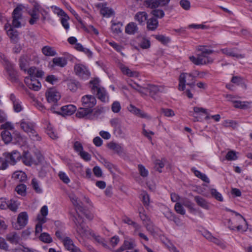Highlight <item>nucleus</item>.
Listing matches in <instances>:
<instances>
[{
  "label": "nucleus",
  "mask_w": 252,
  "mask_h": 252,
  "mask_svg": "<svg viewBox=\"0 0 252 252\" xmlns=\"http://www.w3.org/2000/svg\"><path fill=\"white\" fill-rule=\"evenodd\" d=\"M198 51L200 52V54L197 55L189 56V60L196 65H201L212 63L213 60L208 55L213 53V50L208 49L204 46H198L197 48Z\"/></svg>",
  "instance_id": "1"
},
{
  "label": "nucleus",
  "mask_w": 252,
  "mask_h": 252,
  "mask_svg": "<svg viewBox=\"0 0 252 252\" xmlns=\"http://www.w3.org/2000/svg\"><path fill=\"white\" fill-rule=\"evenodd\" d=\"M73 221L78 237L82 239H92V237L95 236L94 232L85 225L83 218L79 215L74 217Z\"/></svg>",
  "instance_id": "2"
},
{
  "label": "nucleus",
  "mask_w": 252,
  "mask_h": 252,
  "mask_svg": "<svg viewBox=\"0 0 252 252\" xmlns=\"http://www.w3.org/2000/svg\"><path fill=\"white\" fill-rule=\"evenodd\" d=\"M21 129L27 133L30 137L34 141H39L41 137L35 129V124L27 120L23 119L20 122Z\"/></svg>",
  "instance_id": "3"
},
{
  "label": "nucleus",
  "mask_w": 252,
  "mask_h": 252,
  "mask_svg": "<svg viewBox=\"0 0 252 252\" xmlns=\"http://www.w3.org/2000/svg\"><path fill=\"white\" fill-rule=\"evenodd\" d=\"M193 80L191 72L181 73L179 78V90L184 91L186 88V85L191 88H193L195 85Z\"/></svg>",
  "instance_id": "4"
},
{
  "label": "nucleus",
  "mask_w": 252,
  "mask_h": 252,
  "mask_svg": "<svg viewBox=\"0 0 252 252\" xmlns=\"http://www.w3.org/2000/svg\"><path fill=\"white\" fill-rule=\"evenodd\" d=\"M39 13L41 14L43 20H45V14L47 13L46 11L39 4L35 3L33 5V8L29 11V13L31 17L29 20V23L31 25L34 24L39 20Z\"/></svg>",
  "instance_id": "5"
},
{
  "label": "nucleus",
  "mask_w": 252,
  "mask_h": 252,
  "mask_svg": "<svg viewBox=\"0 0 252 252\" xmlns=\"http://www.w3.org/2000/svg\"><path fill=\"white\" fill-rule=\"evenodd\" d=\"M23 6L22 5H18L13 10L12 14V26L18 28L21 27L22 20V11Z\"/></svg>",
  "instance_id": "6"
},
{
  "label": "nucleus",
  "mask_w": 252,
  "mask_h": 252,
  "mask_svg": "<svg viewBox=\"0 0 252 252\" xmlns=\"http://www.w3.org/2000/svg\"><path fill=\"white\" fill-rule=\"evenodd\" d=\"M74 72L76 75L84 80L88 79L90 73L88 68L82 64H75L74 67Z\"/></svg>",
  "instance_id": "7"
},
{
  "label": "nucleus",
  "mask_w": 252,
  "mask_h": 252,
  "mask_svg": "<svg viewBox=\"0 0 252 252\" xmlns=\"http://www.w3.org/2000/svg\"><path fill=\"white\" fill-rule=\"evenodd\" d=\"M28 219L29 217L27 212L20 213L17 217L16 223L13 225L14 228L16 230L22 229L27 224Z\"/></svg>",
  "instance_id": "8"
},
{
  "label": "nucleus",
  "mask_w": 252,
  "mask_h": 252,
  "mask_svg": "<svg viewBox=\"0 0 252 252\" xmlns=\"http://www.w3.org/2000/svg\"><path fill=\"white\" fill-rule=\"evenodd\" d=\"M145 90L149 92L150 95L153 97L154 95L159 93L165 92L167 91V89L164 86L149 84L145 88Z\"/></svg>",
  "instance_id": "9"
},
{
  "label": "nucleus",
  "mask_w": 252,
  "mask_h": 252,
  "mask_svg": "<svg viewBox=\"0 0 252 252\" xmlns=\"http://www.w3.org/2000/svg\"><path fill=\"white\" fill-rule=\"evenodd\" d=\"M81 102L83 107L93 109L96 104V99L94 96L87 94L82 97Z\"/></svg>",
  "instance_id": "10"
},
{
  "label": "nucleus",
  "mask_w": 252,
  "mask_h": 252,
  "mask_svg": "<svg viewBox=\"0 0 252 252\" xmlns=\"http://www.w3.org/2000/svg\"><path fill=\"white\" fill-rule=\"evenodd\" d=\"M46 96L48 102L52 104H56L61 98L59 92L54 89H50L46 93Z\"/></svg>",
  "instance_id": "11"
},
{
  "label": "nucleus",
  "mask_w": 252,
  "mask_h": 252,
  "mask_svg": "<svg viewBox=\"0 0 252 252\" xmlns=\"http://www.w3.org/2000/svg\"><path fill=\"white\" fill-rule=\"evenodd\" d=\"M93 109L86 108L85 107H80L78 109L76 113V116L80 119L85 118L88 119H93L92 115Z\"/></svg>",
  "instance_id": "12"
},
{
  "label": "nucleus",
  "mask_w": 252,
  "mask_h": 252,
  "mask_svg": "<svg viewBox=\"0 0 252 252\" xmlns=\"http://www.w3.org/2000/svg\"><path fill=\"white\" fill-rule=\"evenodd\" d=\"M119 67L123 74L129 77L137 78L139 76V73L138 71L132 70L122 63L119 64Z\"/></svg>",
  "instance_id": "13"
},
{
  "label": "nucleus",
  "mask_w": 252,
  "mask_h": 252,
  "mask_svg": "<svg viewBox=\"0 0 252 252\" xmlns=\"http://www.w3.org/2000/svg\"><path fill=\"white\" fill-rule=\"evenodd\" d=\"M170 0H148L145 2L146 5L150 8H156L159 6L167 5Z\"/></svg>",
  "instance_id": "14"
},
{
  "label": "nucleus",
  "mask_w": 252,
  "mask_h": 252,
  "mask_svg": "<svg viewBox=\"0 0 252 252\" xmlns=\"http://www.w3.org/2000/svg\"><path fill=\"white\" fill-rule=\"evenodd\" d=\"M25 82L30 89L34 91L39 90L41 87L40 82L35 78L26 77Z\"/></svg>",
  "instance_id": "15"
},
{
  "label": "nucleus",
  "mask_w": 252,
  "mask_h": 252,
  "mask_svg": "<svg viewBox=\"0 0 252 252\" xmlns=\"http://www.w3.org/2000/svg\"><path fill=\"white\" fill-rule=\"evenodd\" d=\"M67 61L63 57H56L52 60V62L49 63V67L50 68H54L55 66L63 67L66 65Z\"/></svg>",
  "instance_id": "16"
},
{
  "label": "nucleus",
  "mask_w": 252,
  "mask_h": 252,
  "mask_svg": "<svg viewBox=\"0 0 252 252\" xmlns=\"http://www.w3.org/2000/svg\"><path fill=\"white\" fill-rule=\"evenodd\" d=\"M7 161L10 164L14 165L21 158V154L17 151H14L11 153L5 154Z\"/></svg>",
  "instance_id": "17"
},
{
  "label": "nucleus",
  "mask_w": 252,
  "mask_h": 252,
  "mask_svg": "<svg viewBox=\"0 0 252 252\" xmlns=\"http://www.w3.org/2000/svg\"><path fill=\"white\" fill-rule=\"evenodd\" d=\"M59 114L63 116H69L73 114L76 110V107L73 105H67L62 107Z\"/></svg>",
  "instance_id": "18"
},
{
  "label": "nucleus",
  "mask_w": 252,
  "mask_h": 252,
  "mask_svg": "<svg viewBox=\"0 0 252 252\" xmlns=\"http://www.w3.org/2000/svg\"><path fill=\"white\" fill-rule=\"evenodd\" d=\"M6 239L10 243L17 245L20 242L21 237L17 232L13 231L6 235Z\"/></svg>",
  "instance_id": "19"
},
{
  "label": "nucleus",
  "mask_w": 252,
  "mask_h": 252,
  "mask_svg": "<svg viewBox=\"0 0 252 252\" xmlns=\"http://www.w3.org/2000/svg\"><path fill=\"white\" fill-rule=\"evenodd\" d=\"M220 51L223 54L228 56L235 57L237 59H242L244 58L243 55L236 53L234 49L224 48L221 49Z\"/></svg>",
  "instance_id": "20"
},
{
  "label": "nucleus",
  "mask_w": 252,
  "mask_h": 252,
  "mask_svg": "<svg viewBox=\"0 0 252 252\" xmlns=\"http://www.w3.org/2000/svg\"><path fill=\"white\" fill-rule=\"evenodd\" d=\"M107 147L109 149L113 150L118 155H120L124 153V149L121 144L111 142L108 144Z\"/></svg>",
  "instance_id": "21"
},
{
  "label": "nucleus",
  "mask_w": 252,
  "mask_h": 252,
  "mask_svg": "<svg viewBox=\"0 0 252 252\" xmlns=\"http://www.w3.org/2000/svg\"><path fill=\"white\" fill-rule=\"evenodd\" d=\"M10 29L7 30V34L10 38L11 42L17 43L18 41V33L17 30H15L11 25H9Z\"/></svg>",
  "instance_id": "22"
},
{
  "label": "nucleus",
  "mask_w": 252,
  "mask_h": 252,
  "mask_svg": "<svg viewBox=\"0 0 252 252\" xmlns=\"http://www.w3.org/2000/svg\"><path fill=\"white\" fill-rule=\"evenodd\" d=\"M194 201L198 206L203 209L205 210H209L210 209L209 203L203 198L199 196H195L194 197Z\"/></svg>",
  "instance_id": "23"
},
{
  "label": "nucleus",
  "mask_w": 252,
  "mask_h": 252,
  "mask_svg": "<svg viewBox=\"0 0 252 252\" xmlns=\"http://www.w3.org/2000/svg\"><path fill=\"white\" fill-rule=\"evenodd\" d=\"M180 202L189 209L190 213H194L196 212V209L194 207V204L189 199L187 198H182Z\"/></svg>",
  "instance_id": "24"
},
{
  "label": "nucleus",
  "mask_w": 252,
  "mask_h": 252,
  "mask_svg": "<svg viewBox=\"0 0 252 252\" xmlns=\"http://www.w3.org/2000/svg\"><path fill=\"white\" fill-rule=\"evenodd\" d=\"M10 100L13 103V109L15 112H19L22 110L23 107L21 105V102L17 99L16 96L11 94L10 96Z\"/></svg>",
  "instance_id": "25"
},
{
  "label": "nucleus",
  "mask_w": 252,
  "mask_h": 252,
  "mask_svg": "<svg viewBox=\"0 0 252 252\" xmlns=\"http://www.w3.org/2000/svg\"><path fill=\"white\" fill-rule=\"evenodd\" d=\"M40 214L37 216V220L41 223H45L47 221L46 217L48 213V209L47 206H43L40 209Z\"/></svg>",
  "instance_id": "26"
},
{
  "label": "nucleus",
  "mask_w": 252,
  "mask_h": 252,
  "mask_svg": "<svg viewBox=\"0 0 252 252\" xmlns=\"http://www.w3.org/2000/svg\"><path fill=\"white\" fill-rule=\"evenodd\" d=\"M69 197L75 209L81 211L82 210V202L78 199L75 194L73 193H70Z\"/></svg>",
  "instance_id": "27"
},
{
  "label": "nucleus",
  "mask_w": 252,
  "mask_h": 252,
  "mask_svg": "<svg viewBox=\"0 0 252 252\" xmlns=\"http://www.w3.org/2000/svg\"><path fill=\"white\" fill-rule=\"evenodd\" d=\"M22 159L23 163L26 165L31 166L32 164H38V162H37L28 153L25 154Z\"/></svg>",
  "instance_id": "28"
},
{
  "label": "nucleus",
  "mask_w": 252,
  "mask_h": 252,
  "mask_svg": "<svg viewBox=\"0 0 252 252\" xmlns=\"http://www.w3.org/2000/svg\"><path fill=\"white\" fill-rule=\"evenodd\" d=\"M95 92H96V95L99 99L104 102L108 101V96L103 88H97Z\"/></svg>",
  "instance_id": "29"
},
{
  "label": "nucleus",
  "mask_w": 252,
  "mask_h": 252,
  "mask_svg": "<svg viewBox=\"0 0 252 252\" xmlns=\"http://www.w3.org/2000/svg\"><path fill=\"white\" fill-rule=\"evenodd\" d=\"M28 73L29 76L28 77H31L32 78L35 77H41L44 72L42 70H38L34 67H32L28 70Z\"/></svg>",
  "instance_id": "30"
},
{
  "label": "nucleus",
  "mask_w": 252,
  "mask_h": 252,
  "mask_svg": "<svg viewBox=\"0 0 252 252\" xmlns=\"http://www.w3.org/2000/svg\"><path fill=\"white\" fill-rule=\"evenodd\" d=\"M138 31L137 24L134 22H130L128 24L125 28V32L128 34H134Z\"/></svg>",
  "instance_id": "31"
},
{
  "label": "nucleus",
  "mask_w": 252,
  "mask_h": 252,
  "mask_svg": "<svg viewBox=\"0 0 252 252\" xmlns=\"http://www.w3.org/2000/svg\"><path fill=\"white\" fill-rule=\"evenodd\" d=\"M62 242L65 249L71 252H73L78 248L74 245L72 240L68 237L64 238Z\"/></svg>",
  "instance_id": "32"
},
{
  "label": "nucleus",
  "mask_w": 252,
  "mask_h": 252,
  "mask_svg": "<svg viewBox=\"0 0 252 252\" xmlns=\"http://www.w3.org/2000/svg\"><path fill=\"white\" fill-rule=\"evenodd\" d=\"M42 53L45 56L53 57L57 55V52L55 49L49 46H45L41 49Z\"/></svg>",
  "instance_id": "33"
},
{
  "label": "nucleus",
  "mask_w": 252,
  "mask_h": 252,
  "mask_svg": "<svg viewBox=\"0 0 252 252\" xmlns=\"http://www.w3.org/2000/svg\"><path fill=\"white\" fill-rule=\"evenodd\" d=\"M46 123L47 126V134L50 136L51 138L53 139H57L58 138L57 133L53 129V127L49 122L46 121Z\"/></svg>",
  "instance_id": "34"
},
{
  "label": "nucleus",
  "mask_w": 252,
  "mask_h": 252,
  "mask_svg": "<svg viewBox=\"0 0 252 252\" xmlns=\"http://www.w3.org/2000/svg\"><path fill=\"white\" fill-rule=\"evenodd\" d=\"M12 178L17 181L23 182L26 180L27 176L24 172L17 171L13 174Z\"/></svg>",
  "instance_id": "35"
},
{
  "label": "nucleus",
  "mask_w": 252,
  "mask_h": 252,
  "mask_svg": "<svg viewBox=\"0 0 252 252\" xmlns=\"http://www.w3.org/2000/svg\"><path fill=\"white\" fill-rule=\"evenodd\" d=\"M203 235V236L208 240L218 245H220L221 244V242L218 238L214 237L209 231H205Z\"/></svg>",
  "instance_id": "36"
},
{
  "label": "nucleus",
  "mask_w": 252,
  "mask_h": 252,
  "mask_svg": "<svg viewBox=\"0 0 252 252\" xmlns=\"http://www.w3.org/2000/svg\"><path fill=\"white\" fill-rule=\"evenodd\" d=\"M148 17L147 14L145 12H138L134 16L135 20L139 24L144 23Z\"/></svg>",
  "instance_id": "37"
},
{
  "label": "nucleus",
  "mask_w": 252,
  "mask_h": 252,
  "mask_svg": "<svg viewBox=\"0 0 252 252\" xmlns=\"http://www.w3.org/2000/svg\"><path fill=\"white\" fill-rule=\"evenodd\" d=\"M5 68L9 77L13 79H16L17 72L14 69L13 65L7 63Z\"/></svg>",
  "instance_id": "38"
},
{
  "label": "nucleus",
  "mask_w": 252,
  "mask_h": 252,
  "mask_svg": "<svg viewBox=\"0 0 252 252\" xmlns=\"http://www.w3.org/2000/svg\"><path fill=\"white\" fill-rule=\"evenodd\" d=\"M158 26V21L156 18H151L147 21V28L150 30H155Z\"/></svg>",
  "instance_id": "39"
},
{
  "label": "nucleus",
  "mask_w": 252,
  "mask_h": 252,
  "mask_svg": "<svg viewBox=\"0 0 252 252\" xmlns=\"http://www.w3.org/2000/svg\"><path fill=\"white\" fill-rule=\"evenodd\" d=\"M121 123V120L118 118H115L110 120V124L115 130L120 131Z\"/></svg>",
  "instance_id": "40"
},
{
  "label": "nucleus",
  "mask_w": 252,
  "mask_h": 252,
  "mask_svg": "<svg viewBox=\"0 0 252 252\" xmlns=\"http://www.w3.org/2000/svg\"><path fill=\"white\" fill-rule=\"evenodd\" d=\"M113 13L114 11L112 9L104 5L100 9V13L105 17H109Z\"/></svg>",
  "instance_id": "41"
},
{
  "label": "nucleus",
  "mask_w": 252,
  "mask_h": 252,
  "mask_svg": "<svg viewBox=\"0 0 252 252\" xmlns=\"http://www.w3.org/2000/svg\"><path fill=\"white\" fill-rule=\"evenodd\" d=\"M1 135L2 140L5 143H9L12 140L11 133L8 130H3L1 132Z\"/></svg>",
  "instance_id": "42"
},
{
  "label": "nucleus",
  "mask_w": 252,
  "mask_h": 252,
  "mask_svg": "<svg viewBox=\"0 0 252 252\" xmlns=\"http://www.w3.org/2000/svg\"><path fill=\"white\" fill-rule=\"evenodd\" d=\"M183 205L180 201L178 202L175 204L174 209L177 213L184 215L186 214V210Z\"/></svg>",
  "instance_id": "43"
},
{
  "label": "nucleus",
  "mask_w": 252,
  "mask_h": 252,
  "mask_svg": "<svg viewBox=\"0 0 252 252\" xmlns=\"http://www.w3.org/2000/svg\"><path fill=\"white\" fill-rule=\"evenodd\" d=\"M106 42H108L109 44L111 45L117 52H120L123 56H125V54L122 52L123 49V46L113 41H109L107 40H106Z\"/></svg>",
  "instance_id": "44"
},
{
  "label": "nucleus",
  "mask_w": 252,
  "mask_h": 252,
  "mask_svg": "<svg viewBox=\"0 0 252 252\" xmlns=\"http://www.w3.org/2000/svg\"><path fill=\"white\" fill-rule=\"evenodd\" d=\"M67 87L71 91L75 92L78 88V83L75 80H70L68 81Z\"/></svg>",
  "instance_id": "45"
},
{
  "label": "nucleus",
  "mask_w": 252,
  "mask_h": 252,
  "mask_svg": "<svg viewBox=\"0 0 252 252\" xmlns=\"http://www.w3.org/2000/svg\"><path fill=\"white\" fill-rule=\"evenodd\" d=\"M145 225L147 231L151 234L155 235L157 233L156 228L154 226L151 220L145 223Z\"/></svg>",
  "instance_id": "46"
},
{
  "label": "nucleus",
  "mask_w": 252,
  "mask_h": 252,
  "mask_svg": "<svg viewBox=\"0 0 252 252\" xmlns=\"http://www.w3.org/2000/svg\"><path fill=\"white\" fill-rule=\"evenodd\" d=\"M135 246L134 240L132 239H129L125 240L124 242V247L126 249H131Z\"/></svg>",
  "instance_id": "47"
},
{
  "label": "nucleus",
  "mask_w": 252,
  "mask_h": 252,
  "mask_svg": "<svg viewBox=\"0 0 252 252\" xmlns=\"http://www.w3.org/2000/svg\"><path fill=\"white\" fill-rule=\"evenodd\" d=\"M99 80L97 78H95L93 80L90 81V84L91 85V89L92 91L94 93L95 91L97 90V88H100V87L99 85Z\"/></svg>",
  "instance_id": "48"
},
{
  "label": "nucleus",
  "mask_w": 252,
  "mask_h": 252,
  "mask_svg": "<svg viewBox=\"0 0 252 252\" xmlns=\"http://www.w3.org/2000/svg\"><path fill=\"white\" fill-rule=\"evenodd\" d=\"M39 239L45 243H50L52 242V238L50 235L47 233H42L41 234Z\"/></svg>",
  "instance_id": "49"
},
{
  "label": "nucleus",
  "mask_w": 252,
  "mask_h": 252,
  "mask_svg": "<svg viewBox=\"0 0 252 252\" xmlns=\"http://www.w3.org/2000/svg\"><path fill=\"white\" fill-rule=\"evenodd\" d=\"M210 193L212 195L215 197L217 200L220 201H223V197L221 194L216 189H210Z\"/></svg>",
  "instance_id": "50"
},
{
  "label": "nucleus",
  "mask_w": 252,
  "mask_h": 252,
  "mask_svg": "<svg viewBox=\"0 0 252 252\" xmlns=\"http://www.w3.org/2000/svg\"><path fill=\"white\" fill-rule=\"evenodd\" d=\"M138 169L140 175L143 178L147 177L148 176L149 172L147 169L145 168V167L139 164L138 165Z\"/></svg>",
  "instance_id": "51"
},
{
  "label": "nucleus",
  "mask_w": 252,
  "mask_h": 252,
  "mask_svg": "<svg viewBox=\"0 0 252 252\" xmlns=\"http://www.w3.org/2000/svg\"><path fill=\"white\" fill-rule=\"evenodd\" d=\"M236 215L239 216L241 217V220L243 221V223H244V225H239L237 226V229L239 231H245L247 228V222L245 219L241 216L240 214L236 213Z\"/></svg>",
  "instance_id": "52"
},
{
  "label": "nucleus",
  "mask_w": 252,
  "mask_h": 252,
  "mask_svg": "<svg viewBox=\"0 0 252 252\" xmlns=\"http://www.w3.org/2000/svg\"><path fill=\"white\" fill-rule=\"evenodd\" d=\"M155 37L158 40L161 42L163 44H166L169 42L170 40L168 37L162 34L156 35Z\"/></svg>",
  "instance_id": "53"
},
{
  "label": "nucleus",
  "mask_w": 252,
  "mask_h": 252,
  "mask_svg": "<svg viewBox=\"0 0 252 252\" xmlns=\"http://www.w3.org/2000/svg\"><path fill=\"white\" fill-rule=\"evenodd\" d=\"M132 226L133 228V235L134 236H137L142 231V226L137 222L134 223Z\"/></svg>",
  "instance_id": "54"
},
{
  "label": "nucleus",
  "mask_w": 252,
  "mask_h": 252,
  "mask_svg": "<svg viewBox=\"0 0 252 252\" xmlns=\"http://www.w3.org/2000/svg\"><path fill=\"white\" fill-rule=\"evenodd\" d=\"M121 105L119 101H114L111 106L112 111L115 113H119L121 109Z\"/></svg>",
  "instance_id": "55"
},
{
  "label": "nucleus",
  "mask_w": 252,
  "mask_h": 252,
  "mask_svg": "<svg viewBox=\"0 0 252 252\" xmlns=\"http://www.w3.org/2000/svg\"><path fill=\"white\" fill-rule=\"evenodd\" d=\"M7 205V208H9L12 211H16L18 205L16 201L13 200H8Z\"/></svg>",
  "instance_id": "56"
},
{
  "label": "nucleus",
  "mask_w": 252,
  "mask_h": 252,
  "mask_svg": "<svg viewBox=\"0 0 252 252\" xmlns=\"http://www.w3.org/2000/svg\"><path fill=\"white\" fill-rule=\"evenodd\" d=\"M68 19L69 17L66 14L65 15L62 17L61 20L62 25L66 30H68L69 29V25L68 22Z\"/></svg>",
  "instance_id": "57"
},
{
  "label": "nucleus",
  "mask_w": 252,
  "mask_h": 252,
  "mask_svg": "<svg viewBox=\"0 0 252 252\" xmlns=\"http://www.w3.org/2000/svg\"><path fill=\"white\" fill-rule=\"evenodd\" d=\"M60 179L65 184L70 182V179L67 175L63 171H60L58 174Z\"/></svg>",
  "instance_id": "58"
},
{
  "label": "nucleus",
  "mask_w": 252,
  "mask_h": 252,
  "mask_svg": "<svg viewBox=\"0 0 252 252\" xmlns=\"http://www.w3.org/2000/svg\"><path fill=\"white\" fill-rule=\"evenodd\" d=\"M26 186L21 184L16 187L15 190L19 194L24 195L26 192Z\"/></svg>",
  "instance_id": "59"
},
{
  "label": "nucleus",
  "mask_w": 252,
  "mask_h": 252,
  "mask_svg": "<svg viewBox=\"0 0 252 252\" xmlns=\"http://www.w3.org/2000/svg\"><path fill=\"white\" fill-rule=\"evenodd\" d=\"M225 158L228 160H235L237 159V156L236 152L233 151L228 152L226 154Z\"/></svg>",
  "instance_id": "60"
},
{
  "label": "nucleus",
  "mask_w": 252,
  "mask_h": 252,
  "mask_svg": "<svg viewBox=\"0 0 252 252\" xmlns=\"http://www.w3.org/2000/svg\"><path fill=\"white\" fill-rule=\"evenodd\" d=\"M164 166V163L160 160H156L155 162V167L159 172H161V168Z\"/></svg>",
  "instance_id": "61"
},
{
  "label": "nucleus",
  "mask_w": 252,
  "mask_h": 252,
  "mask_svg": "<svg viewBox=\"0 0 252 252\" xmlns=\"http://www.w3.org/2000/svg\"><path fill=\"white\" fill-rule=\"evenodd\" d=\"M32 186L33 188L35 190V191L37 193L41 192V189L39 187V183L37 180L36 179H33L32 181Z\"/></svg>",
  "instance_id": "62"
},
{
  "label": "nucleus",
  "mask_w": 252,
  "mask_h": 252,
  "mask_svg": "<svg viewBox=\"0 0 252 252\" xmlns=\"http://www.w3.org/2000/svg\"><path fill=\"white\" fill-rule=\"evenodd\" d=\"M73 148L74 150L78 153V155L79 153H81L83 151V147L81 143L78 141H76L74 142L73 145Z\"/></svg>",
  "instance_id": "63"
},
{
  "label": "nucleus",
  "mask_w": 252,
  "mask_h": 252,
  "mask_svg": "<svg viewBox=\"0 0 252 252\" xmlns=\"http://www.w3.org/2000/svg\"><path fill=\"white\" fill-rule=\"evenodd\" d=\"M140 46L142 49H148L150 46V40L146 39V38H142L141 42L140 43Z\"/></svg>",
  "instance_id": "64"
}]
</instances>
